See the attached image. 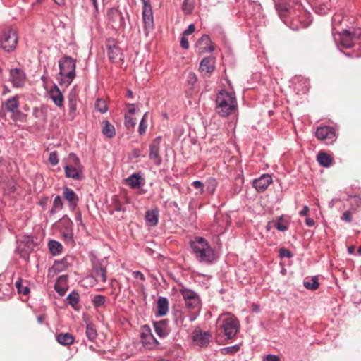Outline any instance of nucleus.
Masks as SVG:
<instances>
[{"label": "nucleus", "mask_w": 361, "mask_h": 361, "mask_svg": "<svg viewBox=\"0 0 361 361\" xmlns=\"http://www.w3.org/2000/svg\"><path fill=\"white\" fill-rule=\"evenodd\" d=\"M305 224H306L308 226L312 227V226H314L315 222H314V221L312 219L307 218V219H305Z\"/></svg>", "instance_id": "69168bd1"}, {"label": "nucleus", "mask_w": 361, "mask_h": 361, "mask_svg": "<svg viewBox=\"0 0 361 361\" xmlns=\"http://www.w3.org/2000/svg\"><path fill=\"white\" fill-rule=\"evenodd\" d=\"M195 30V27L193 24H190L188 28L183 32V35H189L194 32Z\"/></svg>", "instance_id": "680f3d73"}, {"label": "nucleus", "mask_w": 361, "mask_h": 361, "mask_svg": "<svg viewBox=\"0 0 361 361\" xmlns=\"http://www.w3.org/2000/svg\"><path fill=\"white\" fill-rule=\"evenodd\" d=\"M192 185L194 188H195L196 189H199L200 190V194L202 195L204 193V183L200 181V180H195L192 182Z\"/></svg>", "instance_id": "603ef678"}, {"label": "nucleus", "mask_w": 361, "mask_h": 361, "mask_svg": "<svg viewBox=\"0 0 361 361\" xmlns=\"http://www.w3.org/2000/svg\"><path fill=\"white\" fill-rule=\"evenodd\" d=\"M304 286L309 290H317L319 288V282L317 276L312 277L310 279L304 281Z\"/></svg>", "instance_id": "c9c22d12"}, {"label": "nucleus", "mask_w": 361, "mask_h": 361, "mask_svg": "<svg viewBox=\"0 0 361 361\" xmlns=\"http://www.w3.org/2000/svg\"><path fill=\"white\" fill-rule=\"evenodd\" d=\"M9 80L13 87H22L25 83L26 75L20 68H13L10 70Z\"/></svg>", "instance_id": "2eb2a0df"}, {"label": "nucleus", "mask_w": 361, "mask_h": 361, "mask_svg": "<svg viewBox=\"0 0 361 361\" xmlns=\"http://www.w3.org/2000/svg\"><path fill=\"white\" fill-rule=\"evenodd\" d=\"M198 46H202V51H209L212 52L214 51V48L212 44V42L210 37L208 35H204L197 42Z\"/></svg>", "instance_id": "a878e982"}, {"label": "nucleus", "mask_w": 361, "mask_h": 361, "mask_svg": "<svg viewBox=\"0 0 361 361\" xmlns=\"http://www.w3.org/2000/svg\"><path fill=\"white\" fill-rule=\"evenodd\" d=\"M142 18L146 27H152L153 25V12L150 0H142Z\"/></svg>", "instance_id": "dca6fc26"}, {"label": "nucleus", "mask_w": 361, "mask_h": 361, "mask_svg": "<svg viewBox=\"0 0 361 361\" xmlns=\"http://www.w3.org/2000/svg\"><path fill=\"white\" fill-rule=\"evenodd\" d=\"M92 302L94 307H101L105 302V297L101 295H97L93 298Z\"/></svg>", "instance_id": "de8ad7c7"}, {"label": "nucleus", "mask_w": 361, "mask_h": 361, "mask_svg": "<svg viewBox=\"0 0 361 361\" xmlns=\"http://www.w3.org/2000/svg\"><path fill=\"white\" fill-rule=\"evenodd\" d=\"M102 123V134L109 138L114 137L116 135L114 126L112 124H111L110 122L108 121H104Z\"/></svg>", "instance_id": "7c9ffc66"}, {"label": "nucleus", "mask_w": 361, "mask_h": 361, "mask_svg": "<svg viewBox=\"0 0 361 361\" xmlns=\"http://www.w3.org/2000/svg\"><path fill=\"white\" fill-rule=\"evenodd\" d=\"M279 256L280 258L290 259L293 257V255L289 250L283 247L279 250Z\"/></svg>", "instance_id": "8fccbe9b"}, {"label": "nucleus", "mask_w": 361, "mask_h": 361, "mask_svg": "<svg viewBox=\"0 0 361 361\" xmlns=\"http://www.w3.org/2000/svg\"><path fill=\"white\" fill-rule=\"evenodd\" d=\"M145 185V180L140 172H137V195L145 194L147 189L143 187Z\"/></svg>", "instance_id": "473e14b6"}, {"label": "nucleus", "mask_w": 361, "mask_h": 361, "mask_svg": "<svg viewBox=\"0 0 361 361\" xmlns=\"http://www.w3.org/2000/svg\"><path fill=\"white\" fill-rule=\"evenodd\" d=\"M264 361H280V358L278 355L269 354L266 355L264 359Z\"/></svg>", "instance_id": "bf43d9fd"}, {"label": "nucleus", "mask_w": 361, "mask_h": 361, "mask_svg": "<svg viewBox=\"0 0 361 361\" xmlns=\"http://www.w3.org/2000/svg\"><path fill=\"white\" fill-rule=\"evenodd\" d=\"M192 254L202 264H211L216 259L214 250L207 240L200 236H195L190 240Z\"/></svg>", "instance_id": "f257e3e1"}, {"label": "nucleus", "mask_w": 361, "mask_h": 361, "mask_svg": "<svg viewBox=\"0 0 361 361\" xmlns=\"http://www.w3.org/2000/svg\"><path fill=\"white\" fill-rule=\"evenodd\" d=\"M218 182L214 178H209L207 180V190L211 194L213 195L216 190L217 187Z\"/></svg>", "instance_id": "c03bdc74"}, {"label": "nucleus", "mask_w": 361, "mask_h": 361, "mask_svg": "<svg viewBox=\"0 0 361 361\" xmlns=\"http://www.w3.org/2000/svg\"><path fill=\"white\" fill-rule=\"evenodd\" d=\"M93 274L97 282H105L106 280V271L102 266H95L93 270Z\"/></svg>", "instance_id": "bb28decb"}, {"label": "nucleus", "mask_w": 361, "mask_h": 361, "mask_svg": "<svg viewBox=\"0 0 361 361\" xmlns=\"http://www.w3.org/2000/svg\"><path fill=\"white\" fill-rule=\"evenodd\" d=\"M149 119L148 113H145L141 121H140L138 131L140 135H144L147 128V121Z\"/></svg>", "instance_id": "58836bf2"}, {"label": "nucleus", "mask_w": 361, "mask_h": 361, "mask_svg": "<svg viewBox=\"0 0 361 361\" xmlns=\"http://www.w3.org/2000/svg\"><path fill=\"white\" fill-rule=\"evenodd\" d=\"M200 69L202 73H212L214 70V59L211 57L204 58L200 62Z\"/></svg>", "instance_id": "412c9836"}, {"label": "nucleus", "mask_w": 361, "mask_h": 361, "mask_svg": "<svg viewBox=\"0 0 361 361\" xmlns=\"http://www.w3.org/2000/svg\"><path fill=\"white\" fill-rule=\"evenodd\" d=\"M5 107L13 114L20 113L18 111V102L16 97L8 99L5 103Z\"/></svg>", "instance_id": "2f4dec72"}, {"label": "nucleus", "mask_w": 361, "mask_h": 361, "mask_svg": "<svg viewBox=\"0 0 361 361\" xmlns=\"http://www.w3.org/2000/svg\"><path fill=\"white\" fill-rule=\"evenodd\" d=\"M172 315L173 321L177 326L181 327L184 325V316L180 310H173Z\"/></svg>", "instance_id": "f704fd0d"}, {"label": "nucleus", "mask_w": 361, "mask_h": 361, "mask_svg": "<svg viewBox=\"0 0 361 361\" xmlns=\"http://www.w3.org/2000/svg\"><path fill=\"white\" fill-rule=\"evenodd\" d=\"M159 217V210L157 208L146 212L145 219L147 226L154 227L157 225Z\"/></svg>", "instance_id": "a211bd4d"}, {"label": "nucleus", "mask_w": 361, "mask_h": 361, "mask_svg": "<svg viewBox=\"0 0 361 361\" xmlns=\"http://www.w3.org/2000/svg\"><path fill=\"white\" fill-rule=\"evenodd\" d=\"M18 43L17 32L13 29L4 30L0 40L1 48L6 51H13Z\"/></svg>", "instance_id": "0eeeda50"}, {"label": "nucleus", "mask_w": 361, "mask_h": 361, "mask_svg": "<svg viewBox=\"0 0 361 361\" xmlns=\"http://www.w3.org/2000/svg\"><path fill=\"white\" fill-rule=\"evenodd\" d=\"M250 4L252 6V7L255 11V13L254 15H258V17H260L261 9H262L260 4L257 3V2H252V3H250Z\"/></svg>", "instance_id": "4d7b16f0"}, {"label": "nucleus", "mask_w": 361, "mask_h": 361, "mask_svg": "<svg viewBox=\"0 0 361 361\" xmlns=\"http://www.w3.org/2000/svg\"><path fill=\"white\" fill-rule=\"evenodd\" d=\"M45 319H46V316H45V315H44V314H40V315H39V316L37 317V322H38L39 324H42Z\"/></svg>", "instance_id": "338daca9"}, {"label": "nucleus", "mask_w": 361, "mask_h": 361, "mask_svg": "<svg viewBox=\"0 0 361 361\" xmlns=\"http://www.w3.org/2000/svg\"><path fill=\"white\" fill-rule=\"evenodd\" d=\"M49 161L53 166L56 165L58 164L59 159L56 152H52L49 154Z\"/></svg>", "instance_id": "864d4df0"}, {"label": "nucleus", "mask_w": 361, "mask_h": 361, "mask_svg": "<svg viewBox=\"0 0 361 361\" xmlns=\"http://www.w3.org/2000/svg\"><path fill=\"white\" fill-rule=\"evenodd\" d=\"M309 207L307 205L303 207V209L299 212L300 216H307L309 212Z\"/></svg>", "instance_id": "e2e57ef3"}, {"label": "nucleus", "mask_w": 361, "mask_h": 361, "mask_svg": "<svg viewBox=\"0 0 361 361\" xmlns=\"http://www.w3.org/2000/svg\"><path fill=\"white\" fill-rule=\"evenodd\" d=\"M272 182V178L269 174H263L259 178L255 179L253 185L258 192L264 191Z\"/></svg>", "instance_id": "f3484780"}, {"label": "nucleus", "mask_w": 361, "mask_h": 361, "mask_svg": "<svg viewBox=\"0 0 361 361\" xmlns=\"http://www.w3.org/2000/svg\"><path fill=\"white\" fill-rule=\"evenodd\" d=\"M341 43L345 48H350L353 46L354 41L361 37V30H355L353 32L343 30L339 33Z\"/></svg>", "instance_id": "9b49d317"}, {"label": "nucleus", "mask_w": 361, "mask_h": 361, "mask_svg": "<svg viewBox=\"0 0 361 361\" xmlns=\"http://www.w3.org/2000/svg\"><path fill=\"white\" fill-rule=\"evenodd\" d=\"M86 336L90 341H93L97 336V333L94 326L92 324H87L86 326Z\"/></svg>", "instance_id": "4c0bfd02"}, {"label": "nucleus", "mask_w": 361, "mask_h": 361, "mask_svg": "<svg viewBox=\"0 0 361 361\" xmlns=\"http://www.w3.org/2000/svg\"><path fill=\"white\" fill-rule=\"evenodd\" d=\"M54 288L61 296H63L67 290L66 278L60 276L55 283Z\"/></svg>", "instance_id": "cd10ccee"}, {"label": "nucleus", "mask_w": 361, "mask_h": 361, "mask_svg": "<svg viewBox=\"0 0 361 361\" xmlns=\"http://www.w3.org/2000/svg\"><path fill=\"white\" fill-rule=\"evenodd\" d=\"M187 80H188V82L190 85H193L197 81V75L194 73L190 72L188 75Z\"/></svg>", "instance_id": "5fc2aeb1"}, {"label": "nucleus", "mask_w": 361, "mask_h": 361, "mask_svg": "<svg viewBox=\"0 0 361 361\" xmlns=\"http://www.w3.org/2000/svg\"><path fill=\"white\" fill-rule=\"evenodd\" d=\"M123 112L125 126L128 130H133L135 124V105L134 104H126Z\"/></svg>", "instance_id": "ddd939ff"}, {"label": "nucleus", "mask_w": 361, "mask_h": 361, "mask_svg": "<svg viewBox=\"0 0 361 361\" xmlns=\"http://www.w3.org/2000/svg\"><path fill=\"white\" fill-rule=\"evenodd\" d=\"M106 46L108 56L111 61L117 63L122 59L121 49L115 39L109 38L106 39Z\"/></svg>", "instance_id": "9d476101"}, {"label": "nucleus", "mask_w": 361, "mask_h": 361, "mask_svg": "<svg viewBox=\"0 0 361 361\" xmlns=\"http://www.w3.org/2000/svg\"><path fill=\"white\" fill-rule=\"evenodd\" d=\"M194 6L192 2H190L189 0H184L183 5H182V9L183 12H185L187 14L190 13L193 10Z\"/></svg>", "instance_id": "09e8293b"}, {"label": "nucleus", "mask_w": 361, "mask_h": 361, "mask_svg": "<svg viewBox=\"0 0 361 361\" xmlns=\"http://www.w3.org/2000/svg\"><path fill=\"white\" fill-rule=\"evenodd\" d=\"M317 161L324 167H329L333 162V159L327 153L319 152L317 154Z\"/></svg>", "instance_id": "c85d7f7f"}, {"label": "nucleus", "mask_w": 361, "mask_h": 361, "mask_svg": "<svg viewBox=\"0 0 361 361\" xmlns=\"http://www.w3.org/2000/svg\"><path fill=\"white\" fill-rule=\"evenodd\" d=\"M68 265V262L67 258H63L61 260L56 261L54 264V269L56 271H62L64 270Z\"/></svg>", "instance_id": "37998d69"}, {"label": "nucleus", "mask_w": 361, "mask_h": 361, "mask_svg": "<svg viewBox=\"0 0 361 361\" xmlns=\"http://www.w3.org/2000/svg\"><path fill=\"white\" fill-rule=\"evenodd\" d=\"M236 106V99L233 93L225 90H221L218 93L216 99V111L219 116H228L235 109Z\"/></svg>", "instance_id": "7ed1b4c3"}, {"label": "nucleus", "mask_w": 361, "mask_h": 361, "mask_svg": "<svg viewBox=\"0 0 361 361\" xmlns=\"http://www.w3.org/2000/svg\"><path fill=\"white\" fill-rule=\"evenodd\" d=\"M351 200H352L353 201H354V202L357 204V206H359V205H360V197H357V196H354V197H352V199H351Z\"/></svg>", "instance_id": "774afa93"}, {"label": "nucleus", "mask_w": 361, "mask_h": 361, "mask_svg": "<svg viewBox=\"0 0 361 361\" xmlns=\"http://www.w3.org/2000/svg\"><path fill=\"white\" fill-rule=\"evenodd\" d=\"M48 247L53 255H57L60 254L63 249L62 245L59 242L54 240H51L49 242Z\"/></svg>", "instance_id": "72a5a7b5"}, {"label": "nucleus", "mask_w": 361, "mask_h": 361, "mask_svg": "<svg viewBox=\"0 0 361 361\" xmlns=\"http://www.w3.org/2000/svg\"><path fill=\"white\" fill-rule=\"evenodd\" d=\"M276 228L280 231H286L288 229V227L286 225L278 223L276 224Z\"/></svg>", "instance_id": "0e129e2a"}, {"label": "nucleus", "mask_w": 361, "mask_h": 361, "mask_svg": "<svg viewBox=\"0 0 361 361\" xmlns=\"http://www.w3.org/2000/svg\"><path fill=\"white\" fill-rule=\"evenodd\" d=\"M342 221L350 222L352 220V214L350 211H345L341 217Z\"/></svg>", "instance_id": "13d9d810"}, {"label": "nucleus", "mask_w": 361, "mask_h": 361, "mask_svg": "<svg viewBox=\"0 0 361 361\" xmlns=\"http://www.w3.org/2000/svg\"><path fill=\"white\" fill-rule=\"evenodd\" d=\"M49 96L54 103L59 107L63 105V97L59 88L54 85L49 90Z\"/></svg>", "instance_id": "aec40b11"}, {"label": "nucleus", "mask_w": 361, "mask_h": 361, "mask_svg": "<svg viewBox=\"0 0 361 361\" xmlns=\"http://www.w3.org/2000/svg\"><path fill=\"white\" fill-rule=\"evenodd\" d=\"M217 330L223 334L226 339L234 338L240 331L238 319L230 312L221 314L216 322Z\"/></svg>", "instance_id": "f03ea898"}, {"label": "nucleus", "mask_w": 361, "mask_h": 361, "mask_svg": "<svg viewBox=\"0 0 361 361\" xmlns=\"http://www.w3.org/2000/svg\"><path fill=\"white\" fill-rule=\"evenodd\" d=\"M169 311V301L164 297H159L157 300V315L162 317Z\"/></svg>", "instance_id": "5701e85b"}, {"label": "nucleus", "mask_w": 361, "mask_h": 361, "mask_svg": "<svg viewBox=\"0 0 361 361\" xmlns=\"http://www.w3.org/2000/svg\"><path fill=\"white\" fill-rule=\"evenodd\" d=\"M68 163L64 166L66 176L75 180H82V166L79 158L75 154L71 153L68 155Z\"/></svg>", "instance_id": "39448f33"}, {"label": "nucleus", "mask_w": 361, "mask_h": 361, "mask_svg": "<svg viewBox=\"0 0 361 361\" xmlns=\"http://www.w3.org/2000/svg\"><path fill=\"white\" fill-rule=\"evenodd\" d=\"M68 108H69V115L74 118L76 114L77 109V95L74 91H71L68 96Z\"/></svg>", "instance_id": "4be33fe9"}, {"label": "nucleus", "mask_w": 361, "mask_h": 361, "mask_svg": "<svg viewBox=\"0 0 361 361\" xmlns=\"http://www.w3.org/2000/svg\"><path fill=\"white\" fill-rule=\"evenodd\" d=\"M63 204L62 202V199L59 195L55 197L53 202L52 208L50 211L51 214H54L56 210H59L63 208Z\"/></svg>", "instance_id": "a18cd8bd"}, {"label": "nucleus", "mask_w": 361, "mask_h": 361, "mask_svg": "<svg viewBox=\"0 0 361 361\" xmlns=\"http://www.w3.org/2000/svg\"><path fill=\"white\" fill-rule=\"evenodd\" d=\"M107 19L109 24L114 30H119L125 26L124 18L121 11L116 8H112L108 11Z\"/></svg>", "instance_id": "1a4fd4ad"}, {"label": "nucleus", "mask_w": 361, "mask_h": 361, "mask_svg": "<svg viewBox=\"0 0 361 361\" xmlns=\"http://www.w3.org/2000/svg\"><path fill=\"white\" fill-rule=\"evenodd\" d=\"M59 83L68 86L75 77V60L71 56H65L59 61Z\"/></svg>", "instance_id": "20e7f679"}, {"label": "nucleus", "mask_w": 361, "mask_h": 361, "mask_svg": "<svg viewBox=\"0 0 361 361\" xmlns=\"http://www.w3.org/2000/svg\"><path fill=\"white\" fill-rule=\"evenodd\" d=\"M56 341L63 345H70L74 342V338L69 333H61L57 335Z\"/></svg>", "instance_id": "c756f323"}, {"label": "nucleus", "mask_w": 361, "mask_h": 361, "mask_svg": "<svg viewBox=\"0 0 361 361\" xmlns=\"http://www.w3.org/2000/svg\"><path fill=\"white\" fill-rule=\"evenodd\" d=\"M180 46L182 47V48L185 49H188L189 48V43L186 37V35H183V37H181L180 39Z\"/></svg>", "instance_id": "052dcab7"}, {"label": "nucleus", "mask_w": 361, "mask_h": 361, "mask_svg": "<svg viewBox=\"0 0 361 361\" xmlns=\"http://www.w3.org/2000/svg\"><path fill=\"white\" fill-rule=\"evenodd\" d=\"M67 303L73 307H75L79 301V294L75 292H71L66 298Z\"/></svg>", "instance_id": "ea45409f"}, {"label": "nucleus", "mask_w": 361, "mask_h": 361, "mask_svg": "<svg viewBox=\"0 0 361 361\" xmlns=\"http://www.w3.org/2000/svg\"><path fill=\"white\" fill-rule=\"evenodd\" d=\"M63 195L64 199L68 201L69 207L72 209H75L79 200L75 192L72 189L65 186L63 188Z\"/></svg>", "instance_id": "6ab92c4d"}, {"label": "nucleus", "mask_w": 361, "mask_h": 361, "mask_svg": "<svg viewBox=\"0 0 361 361\" xmlns=\"http://www.w3.org/2000/svg\"><path fill=\"white\" fill-rule=\"evenodd\" d=\"M11 293V287L9 283H0V299L8 298Z\"/></svg>", "instance_id": "e433bc0d"}, {"label": "nucleus", "mask_w": 361, "mask_h": 361, "mask_svg": "<svg viewBox=\"0 0 361 361\" xmlns=\"http://www.w3.org/2000/svg\"><path fill=\"white\" fill-rule=\"evenodd\" d=\"M185 307L190 311L199 312L201 309V300L197 293L185 288L180 290Z\"/></svg>", "instance_id": "423d86ee"}, {"label": "nucleus", "mask_w": 361, "mask_h": 361, "mask_svg": "<svg viewBox=\"0 0 361 361\" xmlns=\"http://www.w3.org/2000/svg\"><path fill=\"white\" fill-rule=\"evenodd\" d=\"M146 331L147 332L141 333V342L144 347L151 348L152 346L154 345L156 340L150 333V330L149 329H147Z\"/></svg>", "instance_id": "b1692460"}, {"label": "nucleus", "mask_w": 361, "mask_h": 361, "mask_svg": "<svg viewBox=\"0 0 361 361\" xmlns=\"http://www.w3.org/2000/svg\"><path fill=\"white\" fill-rule=\"evenodd\" d=\"M63 237L68 243H72L73 242V236L71 231H66L63 233Z\"/></svg>", "instance_id": "6e6d98bb"}, {"label": "nucleus", "mask_w": 361, "mask_h": 361, "mask_svg": "<svg viewBox=\"0 0 361 361\" xmlns=\"http://www.w3.org/2000/svg\"><path fill=\"white\" fill-rule=\"evenodd\" d=\"M192 338L193 343L201 348L209 345L212 339V335L209 331H202V330H195L192 332Z\"/></svg>", "instance_id": "4468645a"}, {"label": "nucleus", "mask_w": 361, "mask_h": 361, "mask_svg": "<svg viewBox=\"0 0 361 361\" xmlns=\"http://www.w3.org/2000/svg\"><path fill=\"white\" fill-rule=\"evenodd\" d=\"M155 332L161 338H165L169 333L166 322L161 321L154 324Z\"/></svg>", "instance_id": "393cba45"}, {"label": "nucleus", "mask_w": 361, "mask_h": 361, "mask_svg": "<svg viewBox=\"0 0 361 361\" xmlns=\"http://www.w3.org/2000/svg\"><path fill=\"white\" fill-rule=\"evenodd\" d=\"M161 137H156L149 145V159L157 166H160L162 163V159L159 154Z\"/></svg>", "instance_id": "f8f14e48"}, {"label": "nucleus", "mask_w": 361, "mask_h": 361, "mask_svg": "<svg viewBox=\"0 0 361 361\" xmlns=\"http://www.w3.org/2000/svg\"><path fill=\"white\" fill-rule=\"evenodd\" d=\"M15 286L18 290V293L26 295L29 293L30 289L27 286H23L22 283V279H19L15 283Z\"/></svg>", "instance_id": "a19ab883"}, {"label": "nucleus", "mask_w": 361, "mask_h": 361, "mask_svg": "<svg viewBox=\"0 0 361 361\" xmlns=\"http://www.w3.org/2000/svg\"><path fill=\"white\" fill-rule=\"evenodd\" d=\"M315 136L319 140L325 141L326 144L332 143L336 138V130L332 126H324L317 128Z\"/></svg>", "instance_id": "6e6552de"}, {"label": "nucleus", "mask_w": 361, "mask_h": 361, "mask_svg": "<svg viewBox=\"0 0 361 361\" xmlns=\"http://www.w3.org/2000/svg\"><path fill=\"white\" fill-rule=\"evenodd\" d=\"M125 181L131 188H135V173H132Z\"/></svg>", "instance_id": "3c124183"}, {"label": "nucleus", "mask_w": 361, "mask_h": 361, "mask_svg": "<svg viewBox=\"0 0 361 361\" xmlns=\"http://www.w3.org/2000/svg\"><path fill=\"white\" fill-rule=\"evenodd\" d=\"M95 109L99 112L104 114L107 111L108 107L105 100L102 99H98L95 102Z\"/></svg>", "instance_id": "79ce46f5"}, {"label": "nucleus", "mask_w": 361, "mask_h": 361, "mask_svg": "<svg viewBox=\"0 0 361 361\" xmlns=\"http://www.w3.org/2000/svg\"><path fill=\"white\" fill-rule=\"evenodd\" d=\"M240 350V345H235L233 346L225 347L221 349V353L223 355H233Z\"/></svg>", "instance_id": "49530a36"}]
</instances>
